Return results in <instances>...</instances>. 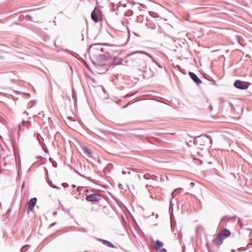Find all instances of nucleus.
Returning <instances> with one entry per match:
<instances>
[{
	"instance_id": "f257e3e1",
	"label": "nucleus",
	"mask_w": 252,
	"mask_h": 252,
	"mask_svg": "<svg viewBox=\"0 0 252 252\" xmlns=\"http://www.w3.org/2000/svg\"><path fill=\"white\" fill-rule=\"evenodd\" d=\"M102 48L99 45H92L89 51L90 59L97 66H102L109 63L110 59L102 53Z\"/></svg>"
},
{
	"instance_id": "f03ea898",
	"label": "nucleus",
	"mask_w": 252,
	"mask_h": 252,
	"mask_svg": "<svg viewBox=\"0 0 252 252\" xmlns=\"http://www.w3.org/2000/svg\"><path fill=\"white\" fill-rule=\"evenodd\" d=\"M231 234L230 231L227 229H225L220 232L212 240V243L217 246L221 245L223 240Z\"/></svg>"
},
{
	"instance_id": "7ed1b4c3",
	"label": "nucleus",
	"mask_w": 252,
	"mask_h": 252,
	"mask_svg": "<svg viewBox=\"0 0 252 252\" xmlns=\"http://www.w3.org/2000/svg\"><path fill=\"white\" fill-rule=\"evenodd\" d=\"M250 85V83L247 82H244L240 80H236L234 85V86L239 89L245 90L248 88Z\"/></svg>"
},
{
	"instance_id": "20e7f679",
	"label": "nucleus",
	"mask_w": 252,
	"mask_h": 252,
	"mask_svg": "<svg viewBox=\"0 0 252 252\" xmlns=\"http://www.w3.org/2000/svg\"><path fill=\"white\" fill-rule=\"evenodd\" d=\"M101 198L102 196L98 193H94L86 196V200L90 202L99 201Z\"/></svg>"
},
{
	"instance_id": "39448f33",
	"label": "nucleus",
	"mask_w": 252,
	"mask_h": 252,
	"mask_svg": "<svg viewBox=\"0 0 252 252\" xmlns=\"http://www.w3.org/2000/svg\"><path fill=\"white\" fill-rule=\"evenodd\" d=\"M36 201H37L36 198H32L30 200V201L28 202V213L30 211H32L33 208L35 205Z\"/></svg>"
},
{
	"instance_id": "423d86ee",
	"label": "nucleus",
	"mask_w": 252,
	"mask_h": 252,
	"mask_svg": "<svg viewBox=\"0 0 252 252\" xmlns=\"http://www.w3.org/2000/svg\"><path fill=\"white\" fill-rule=\"evenodd\" d=\"M189 75L191 79L197 84L199 85L202 83L201 80L194 73L189 72Z\"/></svg>"
},
{
	"instance_id": "0eeeda50",
	"label": "nucleus",
	"mask_w": 252,
	"mask_h": 252,
	"mask_svg": "<svg viewBox=\"0 0 252 252\" xmlns=\"http://www.w3.org/2000/svg\"><path fill=\"white\" fill-rule=\"evenodd\" d=\"M31 125V122L29 121H23L22 124L19 125V128L20 130L23 129L26 127L29 128Z\"/></svg>"
},
{
	"instance_id": "6e6552de",
	"label": "nucleus",
	"mask_w": 252,
	"mask_h": 252,
	"mask_svg": "<svg viewBox=\"0 0 252 252\" xmlns=\"http://www.w3.org/2000/svg\"><path fill=\"white\" fill-rule=\"evenodd\" d=\"M91 18L95 22H97L98 21V16L97 15L96 13L93 11L91 13Z\"/></svg>"
},
{
	"instance_id": "1a4fd4ad",
	"label": "nucleus",
	"mask_w": 252,
	"mask_h": 252,
	"mask_svg": "<svg viewBox=\"0 0 252 252\" xmlns=\"http://www.w3.org/2000/svg\"><path fill=\"white\" fill-rule=\"evenodd\" d=\"M163 246V243L162 242H161L159 240H157L156 241L155 249L156 250H159Z\"/></svg>"
},
{
	"instance_id": "9d476101",
	"label": "nucleus",
	"mask_w": 252,
	"mask_h": 252,
	"mask_svg": "<svg viewBox=\"0 0 252 252\" xmlns=\"http://www.w3.org/2000/svg\"><path fill=\"white\" fill-rule=\"evenodd\" d=\"M83 151L84 153V154H85L86 155L90 157L92 154V151L88 148L87 147H84L83 149Z\"/></svg>"
},
{
	"instance_id": "9b49d317",
	"label": "nucleus",
	"mask_w": 252,
	"mask_h": 252,
	"mask_svg": "<svg viewBox=\"0 0 252 252\" xmlns=\"http://www.w3.org/2000/svg\"><path fill=\"white\" fill-rule=\"evenodd\" d=\"M137 53L144 54L149 56L150 57L152 58V56L151 55H150L148 53L143 52V51H136L133 52L132 53H130L128 55V56H131V55H132L133 54H137Z\"/></svg>"
},
{
	"instance_id": "f8f14e48",
	"label": "nucleus",
	"mask_w": 252,
	"mask_h": 252,
	"mask_svg": "<svg viewBox=\"0 0 252 252\" xmlns=\"http://www.w3.org/2000/svg\"><path fill=\"white\" fill-rule=\"evenodd\" d=\"M102 241H103V243L106 245L107 247H110V248H114V245L110 242L108 241H106V240H102Z\"/></svg>"
},
{
	"instance_id": "ddd939ff",
	"label": "nucleus",
	"mask_w": 252,
	"mask_h": 252,
	"mask_svg": "<svg viewBox=\"0 0 252 252\" xmlns=\"http://www.w3.org/2000/svg\"><path fill=\"white\" fill-rule=\"evenodd\" d=\"M122 64V62L121 61L118 62H114L112 65L114 66L115 65H120V64Z\"/></svg>"
},
{
	"instance_id": "4468645a",
	"label": "nucleus",
	"mask_w": 252,
	"mask_h": 252,
	"mask_svg": "<svg viewBox=\"0 0 252 252\" xmlns=\"http://www.w3.org/2000/svg\"><path fill=\"white\" fill-rule=\"evenodd\" d=\"M150 175H149V174H145L144 175V179H146V180H149L150 179Z\"/></svg>"
},
{
	"instance_id": "2eb2a0df",
	"label": "nucleus",
	"mask_w": 252,
	"mask_h": 252,
	"mask_svg": "<svg viewBox=\"0 0 252 252\" xmlns=\"http://www.w3.org/2000/svg\"><path fill=\"white\" fill-rule=\"evenodd\" d=\"M26 251V247H23L21 249V251L22 252H24Z\"/></svg>"
},
{
	"instance_id": "dca6fc26",
	"label": "nucleus",
	"mask_w": 252,
	"mask_h": 252,
	"mask_svg": "<svg viewBox=\"0 0 252 252\" xmlns=\"http://www.w3.org/2000/svg\"><path fill=\"white\" fill-rule=\"evenodd\" d=\"M159 252H166V250L164 248H162L160 250H159Z\"/></svg>"
},
{
	"instance_id": "f3484780",
	"label": "nucleus",
	"mask_w": 252,
	"mask_h": 252,
	"mask_svg": "<svg viewBox=\"0 0 252 252\" xmlns=\"http://www.w3.org/2000/svg\"><path fill=\"white\" fill-rule=\"evenodd\" d=\"M126 173L127 172L126 171H123V172H122V174L124 175H125Z\"/></svg>"
},
{
	"instance_id": "a211bd4d",
	"label": "nucleus",
	"mask_w": 252,
	"mask_h": 252,
	"mask_svg": "<svg viewBox=\"0 0 252 252\" xmlns=\"http://www.w3.org/2000/svg\"><path fill=\"white\" fill-rule=\"evenodd\" d=\"M154 62H155L157 64V65H158V66L159 67H161V66H159V65H158V62H156L155 61H154Z\"/></svg>"
},
{
	"instance_id": "6ab92c4d",
	"label": "nucleus",
	"mask_w": 252,
	"mask_h": 252,
	"mask_svg": "<svg viewBox=\"0 0 252 252\" xmlns=\"http://www.w3.org/2000/svg\"><path fill=\"white\" fill-rule=\"evenodd\" d=\"M120 6H121V4H119V3L118 4H117V8H119Z\"/></svg>"
},
{
	"instance_id": "aec40b11",
	"label": "nucleus",
	"mask_w": 252,
	"mask_h": 252,
	"mask_svg": "<svg viewBox=\"0 0 252 252\" xmlns=\"http://www.w3.org/2000/svg\"><path fill=\"white\" fill-rule=\"evenodd\" d=\"M55 224H56V222H54V223H53L51 224L50 225V226H53V225H55Z\"/></svg>"
},
{
	"instance_id": "412c9836",
	"label": "nucleus",
	"mask_w": 252,
	"mask_h": 252,
	"mask_svg": "<svg viewBox=\"0 0 252 252\" xmlns=\"http://www.w3.org/2000/svg\"><path fill=\"white\" fill-rule=\"evenodd\" d=\"M173 193H174V192H172V193H171L172 198H173Z\"/></svg>"
},
{
	"instance_id": "4be33fe9",
	"label": "nucleus",
	"mask_w": 252,
	"mask_h": 252,
	"mask_svg": "<svg viewBox=\"0 0 252 252\" xmlns=\"http://www.w3.org/2000/svg\"><path fill=\"white\" fill-rule=\"evenodd\" d=\"M210 109L212 110V107L211 106H210Z\"/></svg>"
},
{
	"instance_id": "5701e85b",
	"label": "nucleus",
	"mask_w": 252,
	"mask_h": 252,
	"mask_svg": "<svg viewBox=\"0 0 252 252\" xmlns=\"http://www.w3.org/2000/svg\"><path fill=\"white\" fill-rule=\"evenodd\" d=\"M112 4H113V5H115V3H114V2H113V3H112ZM114 6H115V5H114Z\"/></svg>"
},
{
	"instance_id": "b1692460",
	"label": "nucleus",
	"mask_w": 252,
	"mask_h": 252,
	"mask_svg": "<svg viewBox=\"0 0 252 252\" xmlns=\"http://www.w3.org/2000/svg\"><path fill=\"white\" fill-rule=\"evenodd\" d=\"M172 199H170V203H171Z\"/></svg>"
},
{
	"instance_id": "393cba45",
	"label": "nucleus",
	"mask_w": 252,
	"mask_h": 252,
	"mask_svg": "<svg viewBox=\"0 0 252 252\" xmlns=\"http://www.w3.org/2000/svg\"><path fill=\"white\" fill-rule=\"evenodd\" d=\"M73 188H75V185H73Z\"/></svg>"
}]
</instances>
